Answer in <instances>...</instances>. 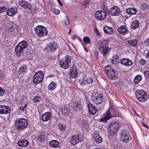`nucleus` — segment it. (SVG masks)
<instances>
[{
  "label": "nucleus",
  "mask_w": 149,
  "mask_h": 149,
  "mask_svg": "<svg viewBox=\"0 0 149 149\" xmlns=\"http://www.w3.org/2000/svg\"><path fill=\"white\" fill-rule=\"evenodd\" d=\"M56 87V84L54 82H52L49 84L48 88L49 91H52L54 90Z\"/></svg>",
  "instance_id": "72a5a7b5"
},
{
  "label": "nucleus",
  "mask_w": 149,
  "mask_h": 149,
  "mask_svg": "<svg viewBox=\"0 0 149 149\" xmlns=\"http://www.w3.org/2000/svg\"><path fill=\"white\" fill-rule=\"evenodd\" d=\"M14 28L13 26H11L8 29V31L10 32H13L14 31Z\"/></svg>",
  "instance_id": "864d4df0"
},
{
  "label": "nucleus",
  "mask_w": 149,
  "mask_h": 149,
  "mask_svg": "<svg viewBox=\"0 0 149 149\" xmlns=\"http://www.w3.org/2000/svg\"><path fill=\"white\" fill-rule=\"evenodd\" d=\"M17 45L24 50L27 47V44L26 42L24 40L20 42Z\"/></svg>",
  "instance_id": "2f4dec72"
},
{
  "label": "nucleus",
  "mask_w": 149,
  "mask_h": 149,
  "mask_svg": "<svg viewBox=\"0 0 149 149\" xmlns=\"http://www.w3.org/2000/svg\"><path fill=\"white\" fill-rule=\"evenodd\" d=\"M142 76L140 75H137L134 78V82L135 84H138L142 79Z\"/></svg>",
  "instance_id": "e433bc0d"
},
{
  "label": "nucleus",
  "mask_w": 149,
  "mask_h": 149,
  "mask_svg": "<svg viewBox=\"0 0 149 149\" xmlns=\"http://www.w3.org/2000/svg\"><path fill=\"white\" fill-rule=\"evenodd\" d=\"M137 40L136 39L130 40L128 41V43L131 46L135 47L137 45Z\"/></svg>",
  "instance_id": "f704fd0d"
},
{
  "label": "nucleus",
  "mask_w": 149,
  "mask_h": 149,
  "mask_svg": "<svg viewBox=\"0 0 149 149\" xmlns=\"http://www.w3.org/2000/svg\"><path fill=\"white\" fill-rule=\"evenodd\" d=\"M57 45L54 42H51L46 46L45 49L49 52L50 51H53L56 49Z\"/></svg>",
  "instance_id": "4468645a"
},
{
  "label": "nucleus",
  "mask_w": 149,
  "mask_h": 149,
  "mask_svg": "<svg viewBox=\"0 0 149 149\" xmlns=\"http://www.w3.org/2000/svg\"><path fill=\"white\" fill-rule=\"evenodd\" d=\"M109 48L107 46H100V50L102 53L104 55H106L109 52Z\"/></svg>",
  "instance_id": "4be33fe9"
},
{
  "label": "nucleus",
  "mask_w": 149,
  "mask_h": 149,
  "mask_svg": "<svg viewBox=\"0 0 149 149\" xmlns=\"http://www.w3.org/2000/svg\"><path fill=\"white\" fill-rule=\"evenodd\" d=\"M28 142L26 139H19L17 143V145L20 147H24L28 144Z\"/></svg>",
  "instance_id": "b1692460"
},
{
  "label": "nucleus",
  "mask_w": 149,
  "mask_h": 149,
  "mask_svg": "<svg viewBox=\"0 0 149 149\" xmlns=\"http://www.w3.org/2000/svg\"><path fill=\"white\" fill-rule=\"evenodd\" d=\"M41 98L38 96H36L34 97L32 99L33 101L35 102H38L41 100Z\"/></svg>",
  "instance_id": "c03bdc74"
},
{
  "label": "nucleus",
  "mask_w": 149,
  "mask_h": 149,
  "mask_svg": "<svg viewBox=\"0 0 149 149\" xmlns=\"http://www.w3.org/2000/svg\"><path fill=\"white\" fill-rule=\"evenodd\" d=\"M118 31L120 34L125 35L129 32L127 27L126 26H121L118 28Z\"/></svg>",
  "instance_id": "6ab92c4d"
},
{
  "label": "nucleus",
  "mask_w": 149,
  "mask_h": 149,
  "mask_svg": "<svg viewBox=\"0 0 149 149\" xmlns=\"http://www.w3.org/2000/svg\"><path fill=\"white\" fill-rule=\"evenodd\" d=\"M104 32L108 34H112L114 33V31L113 29L108 26H105L104 27Z\"/></svg>",
  "instance_id": "412c9836"
},
{
  "label": "nucleus",
  "mask_w": 149,
  "mask_h": 149,
  "mask_svg": "<svg viewBox=\"0 0 149 149\" xmlns=\"http://www.w3.org/2000/svg\"><path fill=\"white\" fill-rule=\"evenodd\" d=\"M58 128L61 131H65L66 129V127L65 125L61 123H59L58 125Z\"/></svg>",
  "instance_id": "a19ab883"
},
{
  "label": "nucleus",
  "mask_w": 149,
  "mask_h": 149,
  "mask_svg": "<svg viewBox=\"0 0 149 149\" xmlns=\"http://www.w3.org/2000/svg\"><path fill=\"white\" fill-rule=\"evenodd\" d=\"M76 68L73 67L71 68L69 74L70 77L74 78L77 77V72L75 69Z\"/></svg>",
  "instance_id": "5701e85b"
},
{
  "label": "nucleus",
  "mask_w": 149,
  "mask_h": 149,
  "mask_svg": "<svg viewBox=\"0 0 149 149\" xmlns=\"http://www.w3.org/2000/svg\"><path fill=\"white\" fill-rule=\"evenodd\" d=\"M145 76L147 78H149V71L145 70L143 72Z\"/></svg>",
  "instance_id": "3c124183"
},
{
  "label": "nucleus",
  "mask_w": 149,
  "mask_h": 149,
  "mask_svg": "<svg viewBox=\"0 0 149 149\" xmlns=\"http://www.w3.org/2000/svg\"><path fill=\"white\" fill-rule=\"evenodd\" d=\"M93 139L96 142L98 143H101L102 140V138L99 135H94Z\"/></svg>",
  "instance_id": "473e14b6"
},
{
  "label": "nucleus",
  "mask_w": 149,
  "mask_h": 149,
  "mask_svg": "<svg viewBox=\"0 0 149 149\" xmlns=\"http://www.w3.org/2000/svg\"><path fill=\"white\" fill-rule=\"evenodd\" d=\"M51 117V115L49 112H46L42 116V119L43 121H47L49 120Z\"/></svg>",
  "instance_id": "a878e982"
},
{
  "label": "nucleus",
  "mask_w": 149,
  "mask_h": 149,
  "mask_svg": "<svg viewBox=\"0 0 149 149\" xmlns=\"http://www.w3.org/2000/svg\"><path fill=\"white\" fill-rule=\"evenodd\" d=\"M49 5L50 6H52V4L51 3H49Z\"/></svg>",
  "instance_id": "0e129e2a"
},
{
  "label": "nucleus",
  "mask_w": 149,
  "mask_h": 149,
  "mask_svg": "<svg viewBox=\"0 0 149 149\" xmlns=\"http://www.w3.org/2000/svg\"><path fill=\"white\" fill-rule=\"evenodd\" d=\"M127 13L130 15H133L136 14L137 12L136 9L133 8H127L126 10Z\"/></svg>",
  "instance_id": "c756f323"
},
{
  "label": "nucleus",
  "mask_w": 149,
  "mask_h": 149,
  "mask_svg": "<svg viewBox=\"0 0 149 149\" xmlns=\"http://www.w3.org/2000/svg\"><path fill=\"white\" fill-rule=\"evenodd\" d=\"M19 108L21 110L23 111L25 108V107H23V106H20L19 107Z\"/></svg>",
  "instance_id": "5fc2aeb1"
},
{
  "label": "nucleus",
  "mask_w": 149,
  "mask_h": 149,
  "mask_svg": "<svg viewBox=\"0 0 149 149\" xmlns=\"http://www.w3.org/2000/svg\"><path fill=\"white\" fill-rule=\"evenodd\" d=\"M135 94L136 98L139 101L143 102L146 99V94L145 92L143 90L136 91Z\"/></svg>",
  "instance_id": "423d86ee"
},
{
  "label": "nucleus",
  "mask_w": 149,
  "mask_h": 149,
  "mask_svg": "<svg viewBox=\"0 0 149 149\" xmlns=\"http://www.w3.org/2000/svg\"><path fill=\"white\" fill-rule=\"evenodd\" d=\"M105 72L109 78L111 79H115L117 78V75L113 69L109 66H107L104 69Z\"/></svg>",
  "instance_id": "7ed1b4c3"
},
{
  "label": "nucleus",
  "mask_w": 149,
  "mask_h": 149,
  "mask_svg": "<svg viewBox=\"0 0 149 149\" xmlns=\"http://www.w3.org/2000/svg\"><path fill=\"white\" fill-rule=\"evenodd\" d=\"M146 61L143 59H141L139 60V63L142 65H144L146 63Z\"/></svg>",
  "instance_id": "8fccbe9b"
},
{
  "label": "nucleus",
  "mask_w": 149,
  "mask_h": 149,
  "mask_svg": "<svg viewBox=\"0 0 149 149\" xmlns=\"http://www.w3.org/2000/svg\"><path fill=\"white\" fill-rule=\"evenodd\" d=\"M35 30L37 34L40 37L45 35L47 33L46 28L41 25L37 26Z\"/></svg>",
  "instance_id": "6e6552de"
},
{
  "label": "nucleus",
  "mask_w": 149,
  "mask_h": 149,
  "mask_svg": "<svg viewBox=\"0 0 149 149\" xmlns=\"http://www.w3.org/2000/svg\"><path fill=\"white\" fill-rule=\"evenodd\" d=\"M26 65L21 66L19 69L18 72L21 73L22 72H26Z\"/></svg>",
  "instance_id": "ea45409f"
},
{
  "label": "nucleus",
  "mask_w": 149,
  "mask_h": 149,
  "mask_svg": "<svg viewBox=\"0 0 149 149\" xmlns=\"http://www.w3.org/2000/svg\"><path fill=\"white\" fill-rule=\"evenodd\" d=\"M142 124L144 126V127L147 128V129H148V127L146 124H145L144 122H143L142 123Z\"/></svg>",
  "instance_id": "13d9d810"
},
{
  "label": "nucleus",
  "mask_w": 149,
  "mask_h": 149,
  "mask_svg": "<svg viewBox=\"0 0 149 149\" xmlns=\"http://www.w3.org/2000/svg\"><path fill=\"white\" fill-rule=\"evenodd\" d=\"M119 125L116 121L112 122L109 126V133L110 134L113 136L116 134V132L118 127Z\"/></svg>",
  "instance_id": "0eeeda50"
},
{
  "label": "nucleus",
  "mask_w": 149,
  "mask_h": 149,
  "mask_svg": "<svg viewBox=\"0 0 149 149\" xmlns=\"http://www.w3.org/2000/svg\"><path fill=\"white\" fill-rule=\"evenodd\" d=\"M49 143L51 146L54 148L57 147L59 146V142L56 140L51 141Z\"/></svg>",
  "instance_id": "cd10ccee"
},
{
  "label": "nucleus",
  "mask_w": 149,
  "mask_h": 149,
  "mask_svg": "<svg viewBox=\"0 0 149 149\" xmlns=\"http://www.w3.org/2000/svg\"><path fill=\"white\" fill-rule=\"evenodd\" d=\"M61 111L63 115L65 116H68L70 112L69 109L65 106L61 108Z\"/></svg>",
  "instance_id": "393cba45"
},
{
  "label": "nucleus",
  "mask_w": 149,
  "mask_h": 149,
  "mask_svg": "<svg viewBox=\"0 0 149 149\" xmlns=\"http://www.w3.org/2000/svg\"><path fill=\"white\" fill-rule=\"evenodd\" d=\"M74 111H77L81 109L80 105L77 103H74L71 105Z\"/></svg>",
  "instance_id": "c85d7f7f"
},
{
  "label": "nucleus",
  "mask_w": 149,
  "mask_h": 149,
  "mask_svg": "<svg viewBox=\"0 0 149 149\" xmlns=\"http://www.w3.org/2000/svg\"><path fill=\"white\" fill-rule=\"evenodd\" d=\"M6 14L9 16H13L15 15L17 12V9L15 7H8L7 8Z\"/></svg>",
  "instance_id": "2eb2a0df"
},
{
  "label": "nucleus",
  "mask_w": 149,
  "mask_h": 149,
  "mask_svg": "<svg viewBox=\"0 0 149 149\" xmlns=\"http://www.w3.org/2000/svg\"><path fill=\"white\" fill-rule=\"evenodd\" d=\"M17 45L24 50L27 47V44L26 42L24 40L20 42Z\"/></svg>",
  "instance_id": "7c9ffc66"
},
{
  "label": "nucleus",
  "mask_w": 149,
  "mask_h": 149,
  "mask_svg": "<svg viewBox=\"0 0 149 149\" xmlns=\"http://www.w3.org/2000/svg\"><path fill=\"white\" fill-rule=\"evenodd\" d=\"M43 77V74L41 71L36 72L34 75L33 81L34 83L38 84L42 81Z\"/></svg>",
  "instance_id": "1a4fd4ad"
},
{
  "label": "nucleus",
  "mask_w": 149,
  "mask_h": 149,
  "mask_svg": "<svg viewBox=\"0 0 149 149\" xmlns=\"http://www.w3.org/2000/svg\"><path fill=\"white\" fill-rule=\"evenodd\" d=\"M7 7L5 6H0V13L4 12L7 10Z\"/></svg>",
  "instance_id": "a18cd8bd"
},
{
  "label": "nucleus",
  "mask_w": 149,
  "mask_h": 149,
  "mask_svg": "<svg viewBox=\"0 0 149 149\" xmlns=\"http://www.w3.org/2000/svg\"><path fill=\"white\" fill-rule=\"evenodd\" d=\"M148 45H149V39L148 41Z\"/></svg>",
  "instance_id": "338daca9"
},
{
  "label": "nucleus",
  "mask_w": 149,
  "mask_h": 149,
  "mask_svg": "<svg viewBox=\"0 0 149 149\" xmlns=\"http://www.w3.org/2000/svg\"><path fill=\"white\" fill-rule=\"evenodd\" d=\"M114 60H113H113H112V63H114Z\"/></svg>",
  "instance_id": "774afa93"
},
{
  "label": "nucleus",
  "mask_w": 149,
  "mask_h": 149,
  "mask_svg": "<svg viewBox=\"0 0 149 149\" xmlns=\"http://www.w3.org/2000/svg\"><path fill=\"white\" fill-rule=\"evenodd\" d=\"M102 97V94H98L94 92L92 94L91 99L96 104H99L103 102Z\"/></svg>",
  "instance_id": "39448f33"
},
{
  "label": "nucleus",
  "mask_w": 149,
  "mask_h": 149,
  "mask_svg": "<svg viewBox=\"0 0 149 149\" xmlns=\"http://www.w3.org/2000/svg\"><path fill=\"white\" fill-rule=\"evenodd\" d=\"M15 124L16 128L19 130L25 128L28 124L27 120L24 118L17 119L15 121Z\"/></svg>",
  "instance_id": "f257e3e1"
},
{
  "label": "nucleus",
  "mask_w": 149,
  "mask_h": 149,
  "mask_svg": "<svg viewBox=\"0 0 149 149\" xmlns=\"http://www.w3.org/2000/svg\"><path fill=\"white\" fill-rule=\"evenodd\" d=\"M89 0H84L81 2V5L83 6H84L88 4L89 3Z\"/></svg>",
  "instance_id": "de8ad7c7"
},
{
  "label": "nucleus",
  "mask_w": 149,
  "mask_h": 149,
  "mask_svg": "<svg viewBox=\"0 0 149 149\" xmlns=\"http://www.w3.org/2000/svg\"><path fill=\"white\" fill-rule=\"evenodd\" d=\"M71 29H70L69 31V32H68V34H70V33H71Z\"/></svg>",
  "instance_id": "680f3d73"
},
{
  "label": "nucleus",
  "mask_w": 149,
  "mask_h": 149,
  "mask_svg": "<svg viewBox=\"0 0 149 149\" xmlns=\"http://www.w3.org/2000/svg\"><path fill=\"white\" fill-rule=\"evenodd\" d=\"M19 4L23 8L30 10L31 9V6L27 2L22 1L19 3Z\"/></svg>",
  "instance_id": "aec40b11"
},
{
  "label": "nucleus",
  "mask_w": 149,
  "mask_h": 149,
  "mask_svg": "<svg viewBox=\"0 0 149 149\" xmlns=\"http://www.w3.org/2000/svg\"><path fill=\"white\" fill-rule=\"evenodd\" d=\"M58 2V3H59V5L61 6H62L63 4H62V3L60 1V0H57Z\"/></svg>",
  "instance_id": "bf43d9fd"
},
{
  "label": "nucleus",
  "mask_w": 149,
  "mask_h": 149,
  "mask_svg": "<svg viewBox=\"0 0 149 149\" xmlns=\"http://www.w3.org/2000/svg\"><path fill=\"white\" fill-rule=\"evenodd\" d=\"M109 13L113 16L119 15L120 13V8L118 6H114L109 11Z\"/></svg>",
  "instance_id": "ddd939ff"
},
{
  "label": "nucleus",
  "mask_w": 149,
  "mask_h": 149,
  "mask_svg": "<svg viewBox=\"0 0 149 149\" xmlns=\"http://www.w3.org/2000/svg\"><path fill=\"white\" fill-rule=\"evenodd\" d=\"M106 17V13L103 10L97 11L95 14V17L100 21L104 20Z\"/></svg>",
  "instance_id": "9d476101"
},
{
  "label": "nucleus",
  "mask_w": 149,
  "mask_h": 149,
  "mask_svg": "<svg viewBox=\"0 0 149 149\" xmlns=\"http://www.w3.org/2000/svg\"><path fill=\"white\" fill-rule=\"evenodd\" d=\"M99 131H96L94 132V135H99L98 134H99Z\"/></svg>",
  "instance_id": "4d7b16f0"
},
{
  "label": "nucleus",
  "mask_w": 149,
  "mask_h": 149,
  "mask_svg": "<svg viewBox=\"0 0 149 149\" xmlns=\"http://www.w3.org/2000/svg\"><path fill=\"white\" fill-rule=\"evenodd\" d=\"M71 57L67 55L65 58L62 59L60 62L61 66L64 69L69 68L71 65Z\"/></svg>",
  "instance_id": "f03ea898"
},
{
  "label": "nucleus",
  "mask_w": 149,
  "mask_h": 149,
  "mask_svg": "<svg viewBox=\"0 0 149 149\" xmlns=\"http://www.w3.org/2000/svg\"><path fill=\"white\" fill-rule=\"evenodd\" d=\"M5 92V90L1 88L0 87V95L2 96L4 94Z\"/></svg>",
  "instance_id": "603ef678"
},
{
  "label": "nucleus",
  "mask_w": 149,
  "mask_h": 149,
  "mask_svg": "<svg viewBox=\"0 0 149 149\" xmlns=\"http://www.w3.org/2000/svg\"><path fill=\"white\" fill-rule=\"evenodd\" d=\"M83 139L82 135L77 134L72 136L70 139V141L72 144L75 145L82 141Z\"/></svg>",
  "instance_id": "20e7f679"
},
{
  "label": "nucleus",
  "mask_w": 149,
  "mask_h": 149,
  "mask_svg": "<svg viewBox=\"0 0 149 149\" xmlns=\"http://www.w3.org/2000/svg\"><path fill=\"white\" fill-rule=\"evenodd\" d=\"M86 81L88 84H89L90 83H92L93 81L92 79L89 77L87 78L86 79H84Z\"/></svg>",
  "instance_id": "09e8293b"
},
{
  "label": "nucleus",
  "mask_w": 149,
  "mask_h": 149,
  "mask_svg": "<svg viewBox=\"0 0 149 149\" xmlns=\"http://www.w3.org/2000/svg\"><path fill=\"white\" fill-rule=\"evenodd\" d=\"M76 36L75 35H73L71 36L72 39L73 40H75L76 38Z\"/></svg>",
  "instance_id": "6e6d98bb"
},
{
  "label": "nucleus",
  "mask_w": 149,
  "mask_h": 149,
  "mask_svg": "<svg viewBox=\"0 0 149 149\" xmlns=\"http://www.w3.org/2000/svg\"><path fill=\"white\" fill-rule=\"evenodd\" d=\"M111 108L109 109L102 116V118L100 119V122L106 123L107 121L111 118V114L110 113V111H111Z\"/></svg>",
  "instance_id": "f8f14e48"
},
{
  "label": "nucleus",
  "mask_w": 149,
  "mask_h": 149,
  "mask_svg": "<svg viewBox=\"0 0 149 149\" xmlns=\"http://www.w3.org/2000/svg\"><path fill=\"white\" fill-rule=\"evenodd\" d=\"M139 22L138 20H136L133 22L132 24L131 27L133 29H135L139 26Z\"/></svg>",
  "instance_id": "c9c22d12"
},
{
  "label": "nucleus",
  "mask_w": 149,
  "mask_h": 149,
  "mask_svg": "<svg viewBox=\"0 0 149 149\" xmlns=\"http://www.w3.org/2000/svg\"><path fill=\"white\" fill-rule=\"evenodd\" d=\"M11 111L10 108L7 106H0V113L6 114L9 113Z\"/></svg>",
  "instance_id": "dca6fc26"
},
{
  "label": "nucleus",
  "mask_w": 149,
  "mask_h": 149,
  "mask_svg": "<svg viewBox=\"0 0 149 149\" xmlns=\"http://www.w3.org/2000/svg\"><path fill=\"white\" fill-rule=\"evenodd\" d=\"M51 10L53 13L56 15L59 14L60 12V11L58 9H55L54 8H52Z\"/></svg>",
  "instance_id": "49530a36"
},
{
  "label": "nucleus",
  "mask_w": 149,
  "mask_h": 149,
  "mask_svg": "<svg viewBox=\"0 0 149 149\" xmlns=\"http://www.w3.org/2000/svg\"><path fill=\"white\" fill-rule=\"evenodd\" d=\"M131 139V138L129 136L128 134L125 131H123L121 133L120 140L123 142L127 143Z\"/></svg>",
  "instance_id": "9b49d317"
},
{
  "label": "nucleus",
  "mask_w": 149,
  "mask_h": 149,
  "mask_svg": "<svg viewBox=\"0 0 149 149\" xmlns=\"http://www.w3.org/2000/svg\"><path fill=\"white\" fill-rule=\"evenodd\" d=\"M81 86L84 88L88 87V84L85 80L84 79L81 83Z\"/></svg>",
  "instance_id": "79ce46f5"
},
{
  "label": "nucleus",
  "mask_w": 149,
  "mask_h": 149,
  "mask_svg": "<svg viewBox=\"0 0 149 149\" xmlns=\"http://www.w3.org/2000/svg\"><path fill=\"white\" fill-rule=\"evenodd\" d=\"M24 49L17 45L15 47V52L18 56L20 55L23 52Z\"/></svg>",
  "instance_id": "bb28decb"
},
{
  "label": "nucleus",
  "mask_w": 149,
  "mask_h": 149,
  "mask_svg": "<svg viewBox=\"0 0 149 149\" xmlns=\"http://www.w3.org/2000/svg\"><path fill=\"white\" fill-rule=\"evenodd\" d=\"M147 56L148 58H149V51L147 53Z\"/></svg>",
  "instance_id": "052dcab7"
},
{
  "label": "nucleus",
  "mask_w": 149,
  "mask_h": 149,
  "mask_svg": "<svg viewBox=\"0 0 149 149\" xmlns=\"http://www.w3.org/2000/svg\"><path fill=\"white\" fill-rule=\"evenodd\" d=\"M83 41L86 45L90 44L91 42L90 39L88 37H84L83 39Z\"/></svg>",
  "instance_id": "37998d69"
},
{
  "label": "nucleus",
  "mask_w": 149,
  "mask_h": 149,
  "mask_svg": "<svg viewBox=\"0 0 149 149\" xmlns=\"http://www.w3.org/2000/svg\"><path fill=\"white\" fill-rule=\"evenodd\" d=\"M62 22L63 24L65 25H68L69 24V19L67 15H66L63 20L62 21Z\"/></svg>",
  "instance_id": "4c0bfd02"
},
{
  "label": "nucleus",
  "mask_w": 149,
  "mask_h": 149,
  "mask_svg": "<svg viewBox=\"0 0 149 149\" xmlns=\"http://www.w3.org/2000/svg\"><path fill=\"white\" fill-rule=\"evenodd\" d=\"M84 49H85V50L87 52H88V51L87 50V49L86 48H84Z\"/></svg>",
  "instance_id": "e2e57ef3"
},
{
  "label": "nucleus",
  "mask_w": 149,
  "mask_h": 149,
  "mask_svg": "<svg viewBox=\"0 0 149 149\" xmlns=\"http://www.w3.org/2000/svg\"><path fill=\"white\" fill-rule=\"evenodd\" d=\"M109 40H103L100 41V44L102 45L101 46H107L109 43Z\"/></svg>",
  "instance_id": "58836bf2"
},
{
  "label": "nucleus",
  "mask_w": 149,
  "mask_h": 149,
  "mask_svg": "<svg viewBox=\"0 0 149 149\" xmlns=\"http://www.w3.org/2000/svg\"><path fill=\"white\" fill-rule=\"evenodd\" d=\"M27 106V104H26L24 106H23V107H25V108H26V107Z\"/></svg>",
  "instance_id": "69168bd1"
},
{
  "label": "nucleus",
  "mask_w": 149,
  "mask_h": 149,
  "mask_svg": "<svg viewBox=\"0 0 149 149\" xmlns=\"http://www.w3.org/2000/svg\"><path fill=\"white\" fill-rule=\"evenodd\" d=\"M120 63L126 66H130L133 64L132 61L130 59L127 58H123L120 61Z\"/></svg>",
  "instance_id": "f3484780"
},
{
  "label": "nucleus",
  "mask_w": 149,
  "mask_h": 149,
  "mask_svg": "<svg viewBox=\"0 0 149 149\" xmlns=\"http://www.w3.org/2000/svg\"><path fill=\"white\" fill-rule=\"evenodd\" d=\"M87 106L89 113L92 115L95 114L97 111V109L90 103H87Z\"/></svg>",
  "instance_id": "a211bd4d"
}]
</instances>
